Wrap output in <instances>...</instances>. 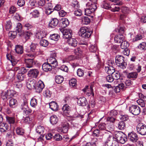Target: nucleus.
Listing matches in <instances>:
<instances>
[{
  "mask_svg": "<svg viewBox=\"0 0 146 146\" xmlns=\"http://www.w3.org/2000/svg\"><path fill=\"white\" fill-rule=\"evenodd\" d=\"M50 38L51 40L57 41L59 39V36L57 34H54L50 35Z\"/></svg>",
  "mask_w": 146,
  "mask_h": 146,
  "instance_id": "nucleus-39",
  "label": "nucleus"
},
{
  "mask_svg": "<svg viewBox=\"0 0 146 146\" xmlns=\"http://www.w3.org/2000/svg\"><path fill=\"white\" fill-rule=\"evenodd\" d=\"M125 28L123 27H119L115 30L116 32L118 33L123 34L125 31Z\"/></svg>",
  "mask_w": 146,
  "mask_h": 146,
  "instance_id": "nucleus-52",
  "label": "nucleus"
},
{
  "mask_svg": "<svg viewBox=\"0 0 146 146\" xmlns=\"http://www.w3.org/2000/svg\"><path fill=\"white\" fill-rule=\"evenodd\" d=\"M117 141L121 144H124L127 140L124 134L121 132H118L115 134Z\"/></svg>",
  "mask_w": 146,
  "mask_h": 146,
  "instance_id": "nucleus-6",
  "label": "nucleus"
},
{
  "mask_svg": "<svg viewBox=\"0 0 146 146\" xmlns=\"http://www.w3.org/2000/svg\"><path fill=\"white\" fill-rule=\"evenodd\" d=\"M31 105L33 107H35L37 104V100L34 98H33L31 100Z\"/></svg>",
  "mask_w": 146,
  "mask_h": 146,
  "instance_id": "nucleus-43",
  "label": "nucleus"
},
{
  "mask_svg": "<svg viewBox=\"0 0 146 146\" xmlns=\"http://www.w3.org/2000/svg\"><path fill=\"white\" fill-rule=\"evenodd\" d=\"M108 63V66L105 67V71L108 74L112 75L115 72L114 68L113 66L114 63L111 60H109Z\"/></svg>",
  "mask_w": 146,
  "mask_h": 146,
  "instance_id": "nucleus-5",
  "label": "nucleus"
},
{
  "mask_svg": "<svg viewBox=\"0 0 146 146\" xmlns=\"http://www.w3.org/2000/svg\"><path fill=\"white\" fill-rule=\"evenodd\" d=\"M44 87V85L43 82L40 81L38 82L35 85L34 88L36 92L40 93L42 91Z\"/></svg>",
  "mask_w": 146,
  "mask_h": 146,
  "instance_id": "nucleus-10",
  "label": "nucleus"
},
{
  "mask_svg": "<svg viewBox=\"0 0 146 146\" xmlns=\"http://www.w3.org/2000/svg\"><path fill=\"white\" fill-rule=\"evenodd\" d=\"M39 73V71L37 69H32L28 71L27 74L29 77L36 78Z\"/></svg>",
  "mask_w": 146,
  "mask_h": 146,
  "instance_id": "nucleus-13",
  "label": "nucleus"
},
{
  "mask_svg": "<svg viewBox=\"0 0 146 146\" xmlns=\"http://www.w3.org/2000/svg\"><path fill=\"white\" fill-rule=\"evenodd\" d=\"M114 79L118 80L119 79L120 77V73L119 72L116 71L112 74V75Z\"/></svg>",
  "mask_w": 146,
  "mask_h": 146,
  "instance_id": "nucleus-47",
  "label": "nucleus"
},
{
  "mask_svg": "<svg viewBox=\"0 0 146 146\" xmlns=\"http://www.w3.org/2000/svg\"><path fill=\"white\" fill-rule=\"evenodd\" d=\"M62 23V27L63 28H65L68 26L69 24V20L66 18H63L61 20Z\"/></svg>",
  "mask_w": 146,
  "mask_h": 146,
  "instance_id": "nucleus-24",
  "label": "nucleus"
},
{
  "mask_svg": "<svg viewBox=\"0 0 146 146\" xmlns=\"http://www.w3.org/2000/svg\"><path fill=\"white\" fill-rule=\"evenodd\" d=\"M15 70L18 71L19 73L24 74V73L27 72V70H28V69H27L24 67H22L19 68H16Z\"/></svg>",
  "mask_w": 146,
  "mask_h": 146,
  "instance_id": "nucleus-32",
  "label": "nucleus"
},
{
  "mask_svg": "<svg viewBox=\"0 0 146 146\" xmlns=\"http://www.w3.org/2000/svg\"><path fill=\"white\" fill-rule=\"evenodd\" d=\"M7 59L9 60L13 66H14L17 64V60L14 59V57L12 56L11 54H7L6 55Z\"/></svg>",
  "mask_w": 146,
  "mask_h": 146,
  "instance_id": "nucleus-23",
  "label": "nucleus"
},
{
  "mask_svg": "<svg viewBox=\"0 0 146 146\" xmlns=\"http://www.w3.org/2000/svg\"><path fill=\"white\" fill-rule=\"evenodd\" d=\"M121 12L124 14H126L129 12V9L126 7H123L121 8Z\"/></svg>",
  "mask_w": 146,
  "mask_h": 146,
  "instance_id": "nucleus-63",
  "label": "nucleus"
},
{
  "mask_svg": "<svg viewBox=\"0 0 146 146\" xmlns=\"http://www.w3.org/2000/svg\"><path fill=\"white\" fill-rule=\"evenodd\" d=\"M22 28V26L21 24L20 23H18L15 28L16 32L18 33L20 32L21 31Z\"/></svg>",
  "mask_w": 146,
  "mask_h": 146,
  "instance_id": "nucleus-55",
  "label": "nucleus"
},
{
  "mask_svg": "<svg viewBox=\"0 0 146 146\" xmlns=\"http://www.w3.org/2000/svg\"><path fill=\"white\" fill-rule=\"evenodd\" d=\"M40 44L41 46L44 47H46L48 45L49 42L48 41L46 40L42 39L40 41Z\"/></svg>",
  "mask_w": 146,
  "mask_h": 146,
  "instance_id": "nucleus-41",
  "label": "nucleus"
},
{
  "mask_svg": "<svg viewBox=\"0 0 146 146\" xmlns=\"http://www.w3.org/2000/svg\"><path fill=\"white\" fill-rule=\"evenodd\" d=\"M117 127L118 129L122 130L126 128V124L123 121H120L117 124Z\"/></svg>",
  "mask_w": 146,
  "mask_h": 146,
  "instance_id": "nucleus-27",
  "label": "nucleus"
},
{
  "mask_svg": "<svg viewBox=\"0 0 146 146\" xmlns=\"http://www.w3.org/2000/svg\"><path fill=\"white\" fill-rule=\"evenodd\" d=\"M56 54L52 53L50 56L47 59V62L49 63L53 68L56 67L58 66V62L55 59Z\"/></svg>",
  "mask_w": 146,
  "mask_h": 146,
  "instance_id": "nucleus-4",
  "label": "nucleus"
},
{
  "mask_svg": "<svg viewBox=\"0 0 146 146\" xmlns=\"http://www.w3.org/2000/svg\"><path fill=\"white\" fill-rule=\"evenodd\" d=\"M96 0H90L86 4V8L85 10V14L90 16V15L93 13L97 8Z\"/></svg>",
  "mask_w": 146,
  "mask_h": 146,
  "instance_id": "nucleus-1",
  "label": "nucleus"
},
{
  "mask_svg": "<svg viewBox=\"0 0 146 146\" xmlns=\"http://www.w3.org/2000/svg\"><path fill=\"white\" fill-rule=\"evenodd\" d=\"M129 111L133 115H137L140 113L141 109L138 106L133 105L129 107Z\"/></svg>",
  "mask_w": 146,
  "mask_h": 146,
  "instance_id": "nucleus-9",
  "label": "nucleus"
},
{
  "mask_svg": "<svg viewBox=\"0 0 146 146\" xmlns=\"http://www.w3.org/2000/svg\"><path fill=\"white\" fill-rule=\"evenodd\" d=\"M69 124L68 122L65 121L62 123V127L61 130V132L63 133H66L68 131Z\"/></svg>",
  "mask_w": 146,
  "mask_h": 146,
  "instance_id": "nucleus-19",
  "label": "nucleus"
},
{
  "mask_svg": "<svg viewBox=\"0 0 146 146\" xmlns=\"http://www.w3.org/2000/svg\"><path fill=\"white\" fill-rule=\"evenodd\" d=\"M127 137L128 139L133 143L136 142L138 139L137 135L134 132L129 133Z\"/></svg>",
  "mask_w": 146,
  "mask_h": 146,
  "instance_id": "nucleus-11",
  "label": "nucleus"
},
{
  "mask_svg": "<svg viewBox=\"0 0 146 146\" xmlns=\"http://www.w3.org/2000/svg\"><path fill=\"white\" fill-rule=\"evenodd\" d=\"M52 67L49 63H44L42 65V69L45 72L50 71Z\"/></svg>",
  "mask_w": 146,
  "mask_h": 146,
  "instance_id": "nucleus-20",
  "label": "nucleus"
},
{
  "mask_svg": "<svg viewBox=\"0 0 146 146\" xmlns=\"http://www.w3.org/2000/svg\"><path fill=\"white\" fill-rule=\"evenodd\" d=\"M21 109L23 111V113H24L25 110L28 109V106L27 105V100L25 101L23 104L21 105Z\"/></svg>",
  "mask_w": 146,
  "mask_h": 146,
  "instance_id": "nucleus-29",
  "label": "nucleus"
},
{
  "mask_svg": "<svg viewBox=\"0 0 146 146\" xmlns=\"http://www.w3.org/2000/svg\"><path fill=\"white\" fill-rule=\"evenodd\" d=\"M67 42L69 45L73 47L76 46L77 45V41L75 38L71 37L69 38L67 40Z\"/></svg>",
  "mask_w": 146,
  "mask_h": 146,
  "instance_id": "nucleus-22",
  "label": "nucleus"
},
{
  "mask_svg": "<svg viewBox=\"0 0 146 146\" xmlns=\"http://www.w3.org/2000/svg\"><path fill=\"white\" fill-rule=\"evenodd\" d=\"M44 128L42 126L40 125L37 127L36 129V131L39 134H42L44 133Z\"/></svg>",
  "mask_w": 146,
  "mask_h": 146,
  "instance_id": "nucleus-31",
  "label": "nucleus"
},
{
  "mask_svg": "<svg viewBox=\"0 0 146 146\" xmlns=\"http://www.w3.org/2000/svg\"><path fill=\"white\" fill-rule=\"evenodd\" d=\"M77 73L79 77H82L84 75V71L81 69L79 68L77 70Z\"/></svg>",
  "mask_w": 146,
  "mask_h": 146,
  "instance_id": "nucleus-57",
  "label": "nucleus"
},
{
  "mask_svg": "<svg viewBox=\"0 0 146 146\" xmlns=\"http://www.w3.org/2000/svg\"><path fill=\"white\" fill-rule=\"evenodd\" d=\"M137 130L138 133L142 135L146 134V125L142 123H139L137 126Z\"/></svg>",
  "mask_w": 146,
  "mask_h": 146,
  "instance_id": "nucleus-7",
  "label": "nucleus"
},
{
  "mask_svg": "<svg viewBox=\"0 0 146 146\" xmlns=\"http://www.w3.org/2000/svg\"><path fill=\"white\" fill-rule=\"evenodd\" d=\"M17 32L16 31H11L9 32L8 36L11 39H13L17 36Z\"/></svg>",
  "mask_w": 146,
  "mask_h": 146,
  "instance_id": "nucleus-36",
  "label": "nucleus"
},
{
  "mask_svg": "<svg viewBox=\"0 0 146 146\" xmlns=\"http://www.w3.org/2000/svg\"><path fill=\"white\" fill-rule=\"evenodd\" d=\"M50 108L53 111H56L58 110V106L57 103L52 101L49 103Z\"/></svg>",
  "mask_w": 146,
  "mask_h": 146,
  "instance_id": "nucleus-21",
  "label": "nucleus"
},
{
  "mask_svg": "<svg viewBox=\"0 0 146 146\" xmlns=\"http://www.w3.org/2000/svg\"><path fill=\"white\" fill-rule=\"evenodd\" d=\"M124 36L122 34L116 35L114 37V40L115 42L117 43H121L124 40Z\"/></svg>",
  "mask_w": 146,
  "mask_h": 146,
  "instance_id": "nucleus-17",
  "label": "nucleus"
},
{
  "mask_svg": "<svg viewBox=\"0 0 146 146\" xmlns=\"http://www.w3.org/2000/svg\"><path fill=\"white\" fill-rule=\"evenodd\" d=\"M117 114V111L115 110H113L110 111L109 115L110 116L115 117Z\"/></svg>",
  "mask_w": 146,
  "mask_h": 146,
  "instance_id": "nucleus-61",
  "label": "nucleus"
},
{
  "mask_svg": "<svg viewBox=\"0 0 146 146\" xmlns=\"http://www.w3.org/2000/svg\"><path fill=\"white\" fill-rule=\"evenodd\" d=\"M7 92L8 95L7 98H8V99L12 97L15 94V92L13 90H7Z\"/></svg>",
  "mask_w": 146,
  "mask_h": 146,
  "instance_id": "nucleus-42",
  "label": "nucleus"
},
{
  "mask_svg": "<svg viewBox=\"0 0 146 146\" xmlns=\"http://www.w3.org/2000/svg\"><path fill=\"white\" fill-rule=\"evenodd\" d=\"M77 99V102L79 106H85L88 104V102L86 98L84 97H81L78 98H76Z\"/></svg>",
  "mask_w": 146,
  "mask_h": 146,
  "instance_id": "nucleus-14",
  "label": "nucleus"
},
{
  "mask_svg": "<svg viewBox=\"0 0 146 146\" xmlns=\"http://www.w3.org/2000/svg\"><path fill=\"white\" fill-rule=\"evenodd\" d=\"M58 23V21L56 18H53L49 23V26L52 28H54L57 26Z\"/></svg>",
  "mask_w": 146,
  "mask_h": 146,
  "instance_id": "nucleus-18",
  "label": "nucleus"
},
{
  "mask_svg": "<svg viewBox=\"0 0 146 146\" xmlns=\"http://www.w3.org/2000/svg\"><path fill=\"white\" fill-rule=\"evenodd\" d=\"M95 103L94 99H91L89 101V104L87 106V108H93L95 106Z\"/></svg>",
  "mask_w": 146,
  "mask_h": 146,
  "instance_id": "nucleus-48",
  "label": "nucleus"
},
{
  "mask_svg": "<svg viewBox=\"0 0 146 146\" xmlns=\"http://www.w3.org/2000/svg\"><path fill=\"white\" fill-rule=\"evenodd\" d=\"M115 62L117 65L120 68L124 69L127 66V64L125 62L124 57L121 55H117L115 58Z\"/></svg>",
  "mask_w": 146,
  "mask_h": 146,
  "instance_id": "nucleus-2",
  "label": "nucleus"
},
{
  "mask_svg": "<svg viewBox=\"0 0 146 146\" xmlns=\"http://www.w3.org/2000/svg\"><path fill=\"white\" fill-rule=\"evenodd\" d=\"M25 62L27 68H32L35 64V62L34 61L33 58L25 59Z\"/></svg>",
  "mask_w": 146,
  "mask_h": 146,
  "instance_id": "nucleus-16",
  "label": "nucleus"
},
{
  "mask_svg": "<svg viewBox=\"0 0 146 146\" xmlns=\"http://www.w3.org/2000/svg\"><path fill=\"white\" fill-rule=\"evenodd\" d=\"M17 11V8L14 6H12L9 9V12L10 14H13Z\"/></svg>",
  "mask_w": 146,
  "mask_h": 146,
  "instance_id": "nucleus-59",
  "label": "nucleus"
},
{
  "mask_svg": "<svg viewBox=\"0 0 146 146\" xmlns=\"http://www.w3.org/2000/svg\"><path fill=\"white\" fill-rule=\"evenodd\" d=\"M126 88L125 86H124V84L121 83L119 84L118 86H116L112 87V89L114 90V92L116 93H118L120 92V90H124Z\"/></svg>",
  "mask_w": 146,
  "mask_h": 146,
  "instance_id": "nucleus-15",
  "label": "nucleus"
},
{
  "mask_svg": "<svg viewBox=\"0 0 146 146\" xmlns=\"http://www.w3.org/2000/svg\"><path fill=\"white\" fill-rule=\"evenodd\" d=\"M138 48L140 50H146V43L143 42L139 44L138 46Z\"/></svg>",
  "mask_w": 146,
  "mask_h": 146,
  "instance_id": "nucleus-44",
  "label": "nucleus"
},
{
  "mask_svg": "<svg viewBox=\"0 0 146 146\" xmlns=\"http://www.w3.org/2000/svg\"><path fill=\"white\" fill-rule=\"evenodd\" d=\"M142 36L140 34H138L133 38V42H135L141 39L142 38Z\"/></svg>",
  "mask_w": 146,
  "mask_h": 146,
  "instance_id": "nucleus-62",
  "label": "nucleus"
},
{
  "mask_svg": "<svg viewBox=\"0 0 146 146\" xmlns=\"http://www.w3.org/2000/svg\"><path fill=\"white\" fill-rule=\"evenodd\" d=\"M64 80L63 77L61 76H57L55 77V81L57 84L61 83Z\"/></svg>",
  "mask_w": 146,
  "mask_h": 146,
  "instance_id": "nucleus-34",
  "label": "nucleus"
},
{
  "mask_svg": "<svg viewBox=\"0 0 146 146\" xmlns=\"http://www.w3.org/2000/svg\"><path fill=\"white\" fill-rule=\"evenodd\" d=\"M34 84L33 80L28 81L27 83V86L28 89L30 90L33 87H34Z\"/></svg>",
  "mask_w": 146,
  "mask_h": 146,
  "instance_id": "nucleus-40",
  "label": "nucleus"
},
{
  "mask_svg": "<svg viewBox=\"0 0 146 146\" xmlns=\"http://www.w3.org/2000/svg\"><path fill=\"white\" fill-rule=\"evenodd\" d=\"M36 37L38 38H42L45 36V34L42 31L38 32L36 33Z\"/></svg>",
  "mask_w": 146,
  "mask_h": 146,
  "instance_id": "nucleus-46",
  "label": "nucleus"
},
{
  "mask_svg": "<svg viewBox=\"0 0 146 146\" xmlns=\"http://www.w3.org/2000/svg\"><path fill=\"white\" fill-rule=\"evenodd\" d=\"M16 131L17 134L19 135H22L24 133V129L20 127H17L16 129Z\"/></svg>",
  "mask_w": 146,
  "mask_h": 146,
  "instance_id": "nucleus-37",
  "label": "nucleus"
},
{
  "mask_svg": "<svg viewBox=\"0 0 146 146\" xmlns=\"http://www.w3.org/2000/svg\"><path fill=\"white\" fill-rule=\"evenodd\" d=\"M5 28L6 30L9 31L12 27V23L11 21H8L6 22Z\"/></svg>",
  "mask_w": 146,
  "mask_h": 146,
  "instance_id": "nucleus-51",
  "label": "nucleus"
},
{
  "mask_svg": "<svg viewBox=\"0 0 146 146\" xmlns=\"http://www.w3.org/2000/svg\"><path fill=\"white\" fill-rule=\"evenodd\" d=\"M92 32L90 31L86 27H81L78 32L79 36L84 38H89L92 34Z\"/></svg>",
  "mask_w": 146,
  "mask_h": 146,
  "instance_id": "nucleus-3",
  "label": "nucleus"
},
{
  "mask_svg": "<svg viewBox=\"0 0 146 146\" xmlns=\"http://www.w3.org/2000/svg\"><path fill=\"white\" fill-rule=\"evenodd\" d=\"M82 23L83 24L87 25L90 22V20L88 17H85L82 19Z\"/></svg>",
  "mask_w": 146,
  "mask_h": 146,
  "instance_id": "nucleus-45",
  "label": "nucleus"
},
{
  "mask_svg": "<svg viewBox=\"0 0 146 146\" xmlns=\"http://www.w3.org/2000/svg\"><path fill=\"white\" fill-rule=\"evenodd\" d=\"M74 14L76 16H80L82 15V11L80 9H76L74 11Z\"/></svg>",
  "mask_w": 146,
  "mask_h": 146,
  "instance_id": "nucleus-54",
  "label": "nucleus"
},
{
  "mask_svg": "<svg viewBox=\"0 0 146 146\" xmlns=\"http://www.w3.org/2000/svg\"><path fill=\"white\" fill-rule=\"evenodd\" d=\"M17 100L14 99H11L9 102V104L11 107L14 108V106L17 103Z\"/></svg>",
  "mask_w": 146,
  "mask_h": 146,
  "instance_id": "nucleus-50",
  "label": "nucleus"
},
{
  "mask_svg": "<svg viewBox=\"0 0 146 146\" xmlns=\"http://www.w3.org/2000/svg\"><path fill=\"white\" fill-rule=\"evenodd\" d=\"M106 80L109 82H112L114 80V79L112 75H109L106 77Z\"/></svg>",
  "mask_w": 146,
  "mask_h": 146,
  "instance_id": "nucleus-60",
  "label": "nucleus"
},
{
  "mask_svg": "<svg viewBox=\"0 0 146 146\" xmlns=\"http://www.w3.org/2000/svg\"><path fill=\"white\" fill-rule=\"evenodd\" d=\"M104 137H106L107 138L106 141L105 142V146H111L113 137L111 135L110 132L106 133L103 135Z\"/></svg>",
  "mask_w": 146,
  "mask_h": 146,
  "instance_id": "nucleus-8",
  "label": "nucleus"
},
{
  "mask_svg": "<svg viewBox=\"0 0 146 146\" xmlns=\"http://www.w3.org/2000/svg\"><path fill=\"white\" fill-rule=\"evenodd\" d=\"M60 31L62 33L63 37L65 39H69L72 36V31L71 30L68 29H61Z\"/></svg>",
  "mask_w": 146,
  "mask_h": 146,
  "instance_id": "nucleus-12",
  "label": "nucleus"
},
{
  "mask_svg": "<svg viewBox=\"0 0 146 146\" xmlns=\"http://www.w3.org/2000/svg\"><path fill=\"white\" fill-rule=\"evenodd\" d=\"M17 76V79L19 81H21L23 80L25 78V76L24 74L19 73H18Z\"/></svg>",
  "mask_w": 146,
  "mask_h": 146,
  "instance_id": "nucleus-49",
  "label": "nucleus"
},
{
  "mask_svg": "<svg viewBox=\"0 0 146 146\" xmlns=\"http://www.w3.org/2000/svg\"><path fill=\"white\" fill-rule=\"evenodd\" d=\"M32 34V33L30 31H27L23 33V36L26 40H27L30 38L31 35Z\"/></svg>",
  "mask_w": 146,
  "mask_h": 146,
  "instance_id": "nucleus-35",
  "label": "nucleus"
},
{
  "mask_svg": "<svg viewBox=\"0 0 146 146\" xmlns=\"http://www.w3.org/2000/svg\"><path fill=\"white\" fill-rule=\"evenodd\" d=\"M53 139L56 141H59L62 140V137L59 134H56L53 136Z\"/></svg>",
  "mask_w": 146,
  "mask_h": 146,
  "instance_id": "nucleus-58",
  "label": "nucleus"
},
{
  "mask_svg": "<svg viewBox=\"0 0 146 146\" xmlns=\"http://www.w3.org/2000/svg\"><path fill=\"white\" fill-rule=\"evenodd\" d=\"M62 110L64 113H68L71 110V107L67 104H65L62 107Z\"/></svg>",
  "mask_w": 146,
  "mask_h": 146,
  "instance_id": "nucleus-26",
  "label": "nucleus"
},
{
  "mask_svg": "<svg viewBox=\"0 0 146 146\" xmlns=\"http://www.w3.org/2000/svg\"><path fill=\"white\" fill-rule=\"evenodd\" d=\"M121 43L120 46L121 48L122 49H126L129 46V43H128V42L126 41L123 40Z\"/></svg>",
  "mask_w": 146,
  "mask_h": 146,
  "instance_id": "nucleus-33",
  "label": "nucleus"
},
{
  "mask_svg": "<svg viewBox=\"0 0 146 146\" xmlns=\"http://www.w3.org/2000/svg\"><path fill=\"white\" fill-rule=\"evenodd\" d=\"M58 120V118L56 115H52L50 117V122L52 125L56 124Z\"/></svg>",
  "mask_w": 146,
  "mask_h": 146,
  "instance_id": "nucleus-28",
  "label": "nucleus"
},
{
  "mask_svg": "<svg viewBox=\"0 0 146 146\" xmlns=\"http://www.w3.org/2000/svg\"><path fill=\"white\" fill-rule=\"evenodd\" d=\"M90 51L91 52H94L97 50V47L95 45H91L89 48Z\"/></svg>",
  "mask_w": 146,
  "mask_h": 146,
  "instance_id": "nucleus-56",
  "label": "nucleus"
},
{
  "mask_svg": "<svg viewBox=\"0 0 146 146\" xmlns=\"http://www.w3.org/2000/svg\"><path fill=\"white\" fill-rule=\"evenodd\" d=\"M6 119L7 122L10 124H13L15 122V119L13 117L7 116H6Z\"/></svg>",
  "mask_w": 146,
  "mask_h": 146,
  "instance_id": "nucleus-38",
  "label": "nucleus"
},
{
  "mask_svg": "<svg viewBox=\"0 0 146 146\" xmlns=\"http://www.w3.org/2000/svg\"><path fill=\"white\" fill-rule=\"evenodd\" d=\"M102 8L106 9H109L110 8L111 9V8L110 4L109 3L106 2H104L102 5Z\"/></svg>",
  "mask_w": 146,
  "mask_h": 146,
  "instance_id": "nucleus-53",
  "label": "nucleus"
},
{
  "mask_svg": "<svg viewBox=\"0 0 146 146\" xmlns=\"http://www.w3.org/2000/svg\"><path fill=\"white\" fill-rule=\"evenodd\" d=\"M137 76L138 74L136 72L129 73L127 75V77L129 78L136 79L137 78Z\"/></svg>",
  "mask_w": 146,
  "mask_h": 146,
  "instance_id": "nucleus-30",
  "label": "nucleus"
},
{
  "mask_svg": "<svg viewBox=\"0 0 146 146\" xmlns=\"http://www.w3.org/2000/svg\"><path fill=\"white\" fill-rule=\"evenodd\" d=\"M137 102L138 104L141 107H143L145 106V102L143 100L139 99L137 100Z\"/></svg>",
  "mask_w": 146,
  "mask_h": 146,
  "instance_id": "nucleus-64",
  "label": "nucleus"
},
{
  "mask_svg": "<svg viewBox=\"0 0 146 146\" xmlns=\"http://www.w3.org/2000/svg\"><path fill=\"white\" fill-rule=\"evenodd\" d=\"M15 50L16 52L18 54H21L23 52V47L20 45H17L15 46Z\"/></svg>",
  "mask_w": 146,
  "mask_h": 146,
  "instance_id": "nucleus-25",
  "label": "nucleus"
}]
</instances>
